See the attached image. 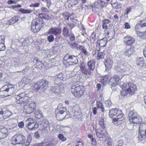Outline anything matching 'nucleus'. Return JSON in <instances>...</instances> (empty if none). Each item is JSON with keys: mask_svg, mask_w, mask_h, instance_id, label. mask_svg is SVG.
<instances>
[{"mask_svg": "<svg viewBox=\"0 0 146 146\" xmlns=\"http://www.w3.org/2000/svg\"><path fill=\"white\" fill-rule=\"evenodd\" d=\"M109 115L110 117L116 116V117L113 119V123L115 125L119 126L123 123L125 120L121 110L117 109H113L110 110Z\"/></svg>", "mask_w": 146, "mask_h": 146, "instance_id": "f257e3e1", "label": "nucleus"}, {"mask_svg": "<svg viewBox=\"0 0 146 146\" xmlns=\"http://www.w3.org/2000/svg\"><path fill=\"white\" fill-rule=\"evenodd\" d=\"M43 22L41 18H36L33 20L31 26V31L34 33L38 32L43 26Z\"/></svg>", "mask_w": 146, "mask_h": 146, "instance_id": "f03ea898", "label": "nucleus"}, {"mask_svg": "<svg viewBox=\"0 0 146 146\" xmlns=\"http://www.w3.org/2000/svg\"><path fill=\"white\" fill-rule=\"evenodd\" d=\"M129 119L131 123L133 124L139 123L142 121L141 117L134 110L130 111L129 114Z\"/></svg>", "mask_w": 146, "mask_h": 146, "instance_id": "7ed1b4c3", "label": "nucleus"}, {"mask_svg": "<svg viewBox=\"0 0 146 146\" xmlns=\"http://www.w3.org/2000/svg\"><path fill=\"white\" fill-rule=\"evenodd\" d=\"M26 95L25 92H22L16 96L15 97L17 100V103L21 105L28 104L30 99H29L27 96H25Z\"/></svg>", "mask_w": 146, "mask_h": 146, "instance_id": "20e7f679", "label": "nucleus"}, {"mask_svg": "<svg viewBox=\"0 0 146 146\" xmlns=\"http://www.w3.org/2000/svg\"><path fill=\"white\" fill-rule=\"evenodd\" d=\"M13 86V85H5L1 88V91L4 94V96H9L12 95L15 91Z\"/></svg>", "mask_w": 146, "mask_h": 146, "instance_id": "39448f33", "label": "nucleus"}, {"mask_svg": "<svg viewBox=\"0 0 146 146\" xmlns=\"http://www.w3.org/2000/svg\"><path fill=\"white\" fill-rule=\"evenodd\" d=\"M120 86L123 89L127 88V92L131 95L134 94L135 91L137 90L136 86L135 84L131 83L120 84Z\"/></svg>", "mask_w": 146, "mask_h": 146, "instance_id": "423d86ee", "label": "nucleus"}, {"mask_svg": "<svg viewBox=\"0 0 146 146\" xmlns=\"http://www.w3.org/2000/svg\"><path fill=\"white\" fill-rule=\"evenodd\" d=\"M71 91L76 97H80L84 93L83 90H81V87L77 84H73L71 88Z\"/></svg>", "mask_w": 146, "mask_h": 146, "instance_id": "0eeeda50", "label": "nucleus"}, {"mask_svg": "<svg viewBox=\"0 0 146 146\" xmlns=\"http://www.w3.org/2000/svg\"><path fill=\"white\" fill-rule=\"evenodd\" d=\"M25 137L21 134L15 135L12 138L11 141L13 144H20L25 141Z\"/></svg>", "mask_w": 146, "mask_h": 146, "instance_id": "6e6552de", "label": "nucleus"}, {"mask_svg": "<svg viewBox=\"0 0 146 146\" xmlns=\"http://www.w3.org/2000/svg\"><path fill=\"white\" fill-rule=\"evenodd\" d=\"M139 140L141 141L146 138V122L140 123L139 127Z\"/></svg>", "mask_w": 146, "mask_h": 146, "instance_id": "1a4fd4ad", "label": "nucleus"}, {"mask_svg": "<svg viewBox=\"0 0 146 146\" xmlns=\"http://www.w3.org/2000/svg\"><path fill=\"white\" fill-rule=\"evenodd\" d=\"M30 102L29 101L28 104H23L24 105L23 111L26 114L32 113L36 108V104L35 102L30 103Z\"/></svg>", "mask_w": 146, "mask_h": 146, "instance_id": "9d476101", "label": "nucleus"}, {"mask_svg": "<svg viewBox=\"0 0 146 146\" xmlns=\"http://www.w3.org/2000/svg\"><path fill=\"white\" fill-rule=\"evenodd\" d=\"M35 120L34 119H33L30 118L27 119L26 120V121L27 122H28L27 126L29 130H33L38 127V125L34 122Z\"/></svg>", "mask_w": 146, "mask_h": 146, "instance_id": "9b49d317", "label": "nucleus"}, {"mask_svg": "<svg viewBox=\"0 0 146 146\" xmlns=\"http://www.w3.org/2000/svg\"><path fill=\"white\" fill-rule=\"evenodd\" d=\"M60 107V105H59L58 108V109L56 111V117L58 120H62L64 117L68 118L67 115L66 114L64 110H59Z\"/></svg>", "mask_w": 146, "mask_h": 146, "instance_id": "f8f14e48", "label": "nucleus"}, {"mask_svg": "<svg viewBox=\"0 0 146 146\" xmlns=\"http://www.w3.org/2000/svg\"><path fill=\"white\" fill-rule=\"evenodd\" d=\"M115 70L117 72L121 73L125 72L129 70V69L127 67L126 65H125L120 63H118L116 65L115 67Z\"/></svg>", "mask_w": 146, "mask_h": 146, "instance_id": "ddd939ff", "label": "nucleus"}, {"mask_svg": "<svg viewBox=\"0 0 146 146\" xmlns=\"http://www.w3.org/2000/svg\"><path fill=\"white\" fill-rule=\"evenodd\" d=\"M61 32V28L59 27H56L50 29L48 31V33L49 34H52L55 36H57L60 35Z\"/></svg>", "mask_w": 146, "mask_h": 146, "instance_id": "4468645a", "label": "nucleus"}, {"mask_svg": "<svg viewBox=\"0 0 146 146\" xmlns=\"http://www.w3.org/2000/svg\"><path fill=\"white\" fill-rule=\"evenodd\" d=\"M124 43L126 45H131L135 42V39L130 36L127 35L123 38Z\"/></svg>", "mask_w": 146, "mask_h": 146, "instance_id": "2eb2a0df", "label": "nucleus"}, {"mask_svg": "<svg viewBox=\"0 0 146 146\" xmlns=\"http://www.w3.org/2000/svg\"><path fill=\"white\" fill-rule=\"evenodd\" d=\"M120 79L119 76L115 75L110 79L109 84L111 86H115L117 84V82Z\"/></svg>", "mask_w": 146, "mask_h": 146, "instance_id": "dca6fc26", "label": "nucleus"}, {"mask_svg": "<svg viewBox=\"0 0 146 146\" xmlns=\"http://www.w3.org/2000/svg\"><path fill=\"white\" fill-rule=\"evenodd\" d=\"M0 114H3V115L0 118V122L3 121L4 119L9 117L11 114V112L9 110L4 111H1Z\"/></svg>", "mask_w": 146, "mask_h": 146, "instance_id": "f3484780", "label": "nucleus"}, {"mask_svg": "<svg viewBox=\"0 0 146 146\" xmlns=\"http://www.w3.org/2000/svg\"><path fill=\"white\" fill-rule=\"evenodd\" d=\"M113 61L110 59H107L105 60L104 63L105 64L106 70L108 71L112 67Z\"/></svg>", "mask_w": 146, "mask_h": 146, "instance_id": "a211bd4d", "label": "nucleus"}, {"mask_svg": "<svg viewBox=\"0 0 146 146\" xmlns=\"http://www.w3.org/2000/svg\"><path fill=\"white\" fill-rule=\"evenodd\" d=\"M40 90H44L47 89L48 87V82L47 81L41 80L38 82Z\"/></svg>", "mask_w": 146, "mask_h": 146, "instance_id": "6ab92c4d", "label": "nucleus"}, {"mask_svg": "<svg viewBox=\"0 0 146 146\" xmlns=\"http://www.w3.org/2000/svg\"><path fill=\"white\" fill-rule=\"evenodd\" d=\"M96 135L99 138H106L107 137V133L106 131L103 129L100 131H98L96 133Z\"/></svg>", "mask_w": 146, "mask_h": 146, "instance_id": "aec40b11", "label": "nucleus"}, {"mask_svg": "<svg viewBox=\"0 0 146 146\" xmlns=\"http://www.w3.org/2000/svg\"><path fill=\"white\" fill-rule=\"evenodd\" d=\"M134 50L133 48L129 47L127 48L126 47L124 52L125 55L129 57L134 52Z\"/></svg>", "mask_w": 146, "mask_h": 146, "instance_id": "412c9836", "label": "nucleus"}, {"mask_svg": "<svg viewBox=\"0 0 146 146\" xmlns=\"http://www.w3.org/2000/svg\"><path fill=\"white\" fill-rule=\"evenodd\" d=\"M95 62L94 60H92L88 62L87 65L89 69V70L91 71H93L95 67Z\"/></svg>", "mask_w": 146, "mask_h": 146, "instance_id": "4be33fe9", "label": "nucleus"}, {"mask_svg": "<svg viewBox=\"0 0 146 146\" xmlns=\"http://www.w3.org/2000/svg\"><path fill=\"white\" fill-rule=\"evenodd\" d=\"M136 63L138 66L142 67L144 65L145 62L143 57H138L137 59Z\"/></svg>", "mask_w": 146, "mask_h": 146, "instance_id": "5701e85b", "label": "nucleus"}, {"mask_svg": "<svg viewBox=\"0 0 146 146\" xmlns=\"http://www.w3.org/2000/svg\"><path fill=\"white\" fill-rule=\"evenodd\" d=\"M109 1V0H98L97 2H96L94 3V5L98 4L102 8L106 7L107 5V1Z\"/></svg>", "mask_w": 146, "mask_h": 146, "instance_id": "b1692460", "label": "nucleus"}, {"mask_svg": "<svg viewBox=\"0 0 146 146\" xmlns=\"http://www.w3.org/2000/svg\"><path fill=\"white\" fill-rule=\"evenodd\" d=\"M80 69L81 72L84 74V75L87 76L90 75L91 73V72L89 69H87L86 66Z\"/></svg>", "mask_w": 146, "mask_h": 146, "instance_id": "393cba45", "label": "nucleus"}, {"mask_svg": "<svg viewBox=\"0 0 146 146\" xmlns=\"http://www.w3.org/2000/svg\"><path fill=\"white\" fill-rule=\"evenodd\" d=\"M80 69L81 72L84 74V75L87 76L90 75L91 73V72L89 69H87L86 66Z\"/></svg>", "mask_w": 146, "mask_h": 146, "instance_id": "a878e982", "label": "nucleus"}, {"mask_svg": "<svg viewBox=\"0 0 146 146\" xmlns=\"http://www.w3.org/2000/svg\"><path fill=\"white\" fill-rule=\"evenodd\" d=\"M18 21V16H14L11 18L9 20L7 21V25H12Z\"/></svg>", "mask_w": 146, "mask_h": 146, "instance_id": "bb28decb", "label": "nucleus"}, {"mask_svg": "<svg viewBox=\"0 0 146 146\" xmlns=\"http://www.w3.org/2000/svg\"><path fill=\"white\" fill-rule=\"evenodd\" d=\"M50 91L55 93L56 95L60 93V87L58 86L52 87L50 89Z\"/></svg>", "mask_w": 146, "mask_h": 146, "instance_id": "cd10ccee", "label": "nucleus"}, {"mask_svg": "<svg viewBox=\"0 0 146 146\" xmlns=\"http://www.w3.org/2000/svg\"><path fill=\"white\" fill-rule=\"evenodd\" d=\"M111 21L108 19H105L102 21V27L104 29L106 30L108 28V25L110 23Z\"/></svg>", "mask_w": 146, "mask_h": 146, "instance_id": "c85d7f7f", "label": "nucleus"}, {"mask_svg": "<svg viewBox=\"0 0 146 146\" xmlns=\"http://www.w3.org/2000/svg\"><path fill=\"white\" fill-rule=\"evenodd\" d=\"M32 140L31 136L29 135L27 137L26 141L22 143L23 146H29Z\"/></svg>", "mask_w": 146, "mask_h": 146, "instance_id": "c756f323", "label": "nucleus"}, {"mask_svg": "<svg viewBox=\"0 0 146 146\" xmlns=\"http://www.w3.org/2000/svg\"><path fill=\"white\" fill-rule=\"evenodd\" d=\"M108 75H107L101 77V82L103 85H105L108 83Z\"/></svg>", "mask_w": 146, "mask_h": 146, "instance_id": "7c9ffc66", "label": "nucleus"}, {"mask_svg": "<svg viewBox=\"0 0 146 146\" xmlns=\"http://www.w3.org/2000/svg\"><path fill=\"white\" fill-rule=\"evenodd\" d=\"M33 39L31 38H25L22 43V45L23 46L28 45L30 43L32 42H33Z\"/></svg>", "mask_w": 146, "mask_h": 146, "instance_id": "2f4dec72", "label": "nucleus"}, {"mask_svg": "<svg viewBox=\"0 0 146 146\" xmlns=\"http://www.w3.org/2000/svg\"><path fill=\"white\" fill-rule=\"evenodd\" d=\"M105 54L104 52H99V51H98L96 57L97 60H99L100 59H103L104 58Z\"/></svg>", "mask_w": 146, "mask_h": 146, "instance_id": "473e14b6", "label": "nucleus"}, {"mask_svg": "<svg viewBox=\"0 0 146 146\" xmlns=\"http://www.w3.org/2000/svg\"><path fill=\"white\" fill-rule=\"evenodd\" d=\"M80 107L78 105L75 106L73 107V110L74 111V114L77 116L80 113L79 111Z\"/></svg>", "mask_w": 146, "mask_h": 146, "instance_id": "72a5a7b5", "label": "nucleus"}, {"mask_svg": "<svg viewBox=\"0 0 146 146\" xmlns=\"http://www.w3.org/2000/svg\"><path fill=\"white\" fill-rule=\"evenodd\" d=\"M62 34L65 37H67L69 36V31L66 27H64L63 28Z\"/></svg>", "mask_w": 146, "mask_h": 146, "instance_id": "f704fd0d", "label": "nucleus"}, {"mask_svg": "<svg viewBox=\"0 0 146 146\" xmlns=\"http://www.w3.org/2000/svg\"><path fill=\"white\" fill-rule=\"evenodd\" d=\"M68 2L69 3V7L70 6L71 7L77 4L78 3V0H68Z\"/></svg>", "mask_w": 146, "mask_h": 146, "instance_id": "c9c22d12", "label": "nucleus"}, {"mask_svg": "<svg viewBox=\"0 0 146 146\" xmlns=\"http://www.w3.org/2000/svg\"><path fill=\"white\" fill-rule=\"evenodd\" d=\"M112 7L115 9H120L121 8L122 6L120 3H118L117 2L111 4Z\"/></svg>", "mask_w": 146, "mask_h": 146, "instance_id": "e433bc0d", "label": "nucleus"}, {"mask_svg": "<svg viewBox=\"0 0 146 146\" xmlns=\"http://www.w3.org/2000/svg\"><path fill=\"white\" fill-rule=\"evenodd\" d=\"M69 59H74V61H72V62L74 64H77L78 62V60L77 57L74 55L69 56Z\"/></svg>", "mask_w": 146, "mask_h": 146, "instance_id": "4c0bfd02", "label": "nucleus"}, {"mask_svg": "<svg viewBox=\"0 0 146 146\" xmlns=\"http://www.w3.org/2000/svg\"><path fill=\"white\" fill-rule=\"evenodd\" d=\"M42 125L44 127V129L47 130L48 129H49V124L48 121V120H45L43 123Z\"/></svg>", "mask_w": 146, "mask_h": 146, "instance_id": "58836bf2", "label": "nucleus"}, {"mask_svg": "<svg viewBox=\"0 0 146 146\" xmlns=\"http://www.w3.org/2000/svg\"><path fill=\"white\" fill-rule=\"evenodd\" d=\"M104 38L100 40H98L97 42V45H98L101 46H105L106 45V42L103 40Z\"/></svg>", "mask_w": 146, "mask_h": 146, "instance_id": "ea45409f", "label": "nucleus"}, {"mask_svg": "<svg viewBox=\"0 0 146 146\" xmlns=\"http://www.w3.org/2000/svg\"><path fill=\"white\" fill-rule=\"evenodd\" d=\"M99 124L101 128L104 129L105 128L104 122V118L101 117L100 118L99 120Z\"/></svg>", "mask_w": 146, "mask_h": 146, "instance_id": "a19ab883", "label": "nucleus"}, {"mask_svg": "<svg viewBox=\"0 0 146 146\" xmlns=\"http://www.w3.org/2000/svg\"><path fill=\"white\" fill-rule=\"evenodd\" d=\"M122 89V90H121L120 92L121 94V96H124L125 95H127L128 94H129V93L127 92V88L123 89L121 88Z\"/></svg>", "mask_w": 146, "mask_h": 146, "instance_id": "79ce46f5", "label": "nucleus"}, {"mask_svg": "<svg viewBox=\"0 0 146 146\" xmlns=\"http://www.w3.org/2000/svg\"><path fill=\"white\" fill-rule=\"evenodd\" d=\"M14 61L15 63V66L17 67L20 66L21 64V62L20 61L19 59L18 58L14 59Z\"/></svg>", "mask_w": 146, "mask_h": 146, "instance_id": "37998d69", "label": "nucleus"}, {"mask_svg": "<svg viewBox=\"0 0 146 146\" xmlns=\"http://www.w3.org/2000/svg\"><path fill=\"white\" fill-rule=\"evenodd\" d=\"M33 90L35 91H38L40 89L39 85V84L38 82H37L36 84H35L33 85Z\"/></svg>", "mask_w": 146, "mask_h": 146, "instance_id": "c03bdc74", "label": "nucleus"}, {"mask_svg": "<svg viewBox=\"0 0 146 146\" xmlns=\"http://www.w3.org/2000/svg\"><path fill=\"white\" fill-rule=\"evenodd\" d=\"M79 49L80 50L83 54L85 55H87V51L86 50L85 48L82 46L79 45L78 47Z\"/></svg>", "mask_w": 146, "mask_h": 146, "instance_id": "a18cd8bd", "label": "nucleus"}, {"mask_svg": "<svg viewBox=\"0 0 146 146\" xmlns=\"http://www.w3.org/2000/svg\"><path fill=\"white\" fill-rule=\"evenodd\" d=\"M62 77V74L59 73L58 75H56L55 76H54V79H55V82H56V80H61V78Z\"/></svg>", "mask_w": 146, "mask_h": 146, "instance_id": "49530a36", "label": "nucleus"}, {"mask_svg": "<svg viewBox=\"0 0 146 146\" xmlns=\"http://www.w3.org/2000/svg\"><path fill=\"white\" fill-rule=\"evenodd\" d=\"M96 37V35L95 33L94 32L92 33L91 36L90 40L92 42H94L95 40V37Z\"/></svg>", "mask_w": 146, "mask_h": 146, "instance_id": "de8ad7c7", "label": "nucleus"}, {"mask_svg": "<svg viewBox=\"0 0 146 146\" xmlns=\"http://www.w3.org/2000/svg\"><path fill=\"white\" fill-rule=\"evenodd\" d=\"M47 39L48 41L51 42L54 40V38L52 35H50L47 37Z\"/></svg>", "mask_w": 146, "mask_h": 146, "instance_id": "09e8293b", "label": "nucleus"}, {"mask_svg": "<svg viewBox=\"0 0 146 146\" xmlns=\"http://www.w3.org/2000/svg\"><path fill=\"white\" fill-rule=\"evenodd\" d=\"M58 137L60 139H61L62 141H64L66 140V138L64 137V135L62 134H59L58 135Z\"/></svg>", "mask_w": 146, "mask_h": 146, "instance_id": "8fccbe9b", "label": "nucleus"}, {"mask_svg": "<svg viewBox=\"0 0 146 146\" xmlns=\"http://www.w3.org/2000/svg\"><path fill=\"white\" fill-rule=\"evenodd\" d=\"M7 135V133L0 132V139H3L6 137Z\"/></svg>", "mask_w": 146, "mask_h": 146, "instance_id": "3c124183", "label": "nucleus"}, {"mask_svg": "<svg viewBox=\"0 0 146 146\" xmlns=\"http://www.w3.org/2000/svg\"><path fill=\"white\" fill-rule=\"evenodd\" d=\"M63 17L65 19L68 20L69 17V13H66L63 14Z\"/></svg>", "mask_w": 146, "mask_h": 146, "instance_id": "603ef678", "label": "nucleus"}, {"mask_svg": "<svg viewBox=\"0 0 146 146\" xmlns=\"http://www.w3.org/2000/svg\"><path fill=\"white\" fill-rule=\"evenodd\" d=\"M78 45L75 42L72 43L70 44V46L72 48H76V49L77 48V46Z\"/></svg>", "mask_w": 146, "mask_h": 146, "instance_id": "864d4df0", "label": "nucleus"}, {"mask_svg": "<svg viewBox=\"0 0 146 146\" xmlns=\"http://www.w3.org/2000/svg\"><path fill=\"white\" fill-rule=\"evenodd\" d=\"M7 130L5 128H3L2 129L0 128V132L7 134Z\"/></svg>", "mask_w": 146, "mask_h": 146, "instance_id": "5fc2aeb1", "label": "nucleus"}, {"mask_svg": "<svg viewBox=\"0 0 146 146\" xmlns=\"http://www.w3.org/2000/svg\"><path fill=\"white\" fill-rule=\"evenodd\" d=\"M22 81L24 83L27 84L29 82L30 80L29 79H28L27 78L24 77L23 78Z\"/></svg>", "mask_w": 146, "mask_h": 146, "instance_id": "6e6d98bb", "label": "nucleus"}, {"mask_svg": "<svg viewBox=\"0 0 146 146\" xmlns=\"http://www.w3.org/2000/svg\"><path fill=\"white\" fill-rule=\"evenodd\" d=\"M105 104L107 107H109L111 106L112 103L110 100H107L105 102Z\"/></svg>", "mask_w": 146, "mask_h": 146, "instance_id": "4d7b16f0", "label": "nucleus"}, {"mask_svg": "<svg viewBox=\"0 0 146 146\" xmlns=\"http://www.w3.org/2000/svg\"><path fill=\"white\" fill-rule=\"evenodd\" d=\"M69 38L70 40L71 41H74L75 39V37L74 34H71L69 35Z\"/></svg>", "mask_w": 146, "mask_h": 146, "instance_id": "13d9d810", "label": "nucleus"}, {"mask_svg": "<svg viewBox=\"0 0 146 146\" xmlns=\"http://www.w3.org/2000/svg\"><path fill=\"white\" fill-rule=\"evenodd\" d=\"M40 4V3H35L34 4H32L30 5V7H37L39 6Z\"/></svg>", "mask_w": 146, "mask_h": 146, "instance_id": "bf43d9fd", "label": "nucleus"}, {"mask_svg": "<svg viewBox=\"0 0 146 146\" xmlns=\"http://www.w3.org/2000/svg\"><path fill=\"white\" fill-rule=\"evenodd\" d=\"M117 144L118 146H122L123 144V141L121 140H119L118 141Z\"/></svg>", "mask_w": 146, "mask_h": 146, "instance_id": "052dcab7", "label": "nucleus"}, {"mask_svg": "<svg viewBox=\"0 0 146 146\" xmlns=\"http://www.w3.org/2000/svg\"><path fill=\"white\" fill-rule=\"evenodd\" d=\"M96 103L98 108H100L103 107L102 104L100 101H97Z\"/></svg>", "mask_w": 146, "mask_h": 146, "instance_id": "680f3d73", "label": "nucleus"}, {"mask_svg": "<svg viewBox=\"0 0 146 146\" xmlns=\"http://www.w3.org/2000/svg\"><path fill=\"white\" fill-rule=\"evenodd\" d=\"M24 126V123L23 121L20 122L18 123V126L19 127L21 128H23Z\"/></svg>", "mask_w": 146, "mask_h": 146, "instance_id": "e2e57ef3", "label": "nucleus"}, {"mask_svg": "<svg viewBox=\"0 0 146 146\" xmlns=\"http://www.w3.org/2000/svg\"><path fill=\"white\" fill-rule=\"evenodd\" d=\"M131 11V9L130 7L127 8L126 10L125 13L127 15L130 13Z\"/></svg>", "mask_w": 146, "mask_h": 146, "instance_id": "0e129e2a", "label": "nucleus"}, {"mask_svg": "<svg viewBox=\"0 0 146 146\" xmlns=\"http://www.w3.org/2000/svg\"><path fill=\"white\" fill-rule=\"evenodd\" d=\"M76 24V23H68V25L71 28V29L73 28L75 26V25Z\"/></svg>", "mask_w": 146, "mask_h": 146, "instance_id": "69168bd1", "label": "nucleus"}, {"mask_svg": "<svg viewBox=\"0 0 146 146\" xmlns=\"http://www.w3.org/2000/svg\"><path fill=\"white\" fill-rule=\"evenodd\" d=\"M124 25L125 29H128L130 28L131 27L130 25L127 22L125 23L124 24Z\"/></svg>", "mask_w": 146, "mask_h": 146, "instance_id": "338daca9", "label": "nucleus"}, {"mask_svg": "<svg viewBox=\"0 0 146 146\" xmlns=\"http://www.w3.org/2000/svg\"><path fill=\"white\" fill-rule=\"evenodd\" d=\"M44 143L43 142H42L41 143L36 144L34 145L33 146H42L43 144Z\"/></svg>", "mask_w": 146, "mask_h": 146, "instance_id": "774afa93", "label": "nucleus"}]
</instances>
